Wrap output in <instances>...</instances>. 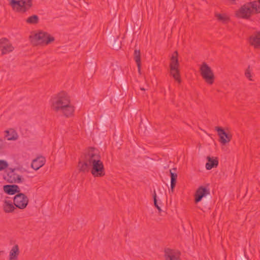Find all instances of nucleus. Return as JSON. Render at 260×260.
Here are the masks:
<instances>
[{"label":"nucleus","instance_id":"3","mask_svg":"<svg viewBox=\"0 0 260 260\" xmlns=\"http://www.w3.org/2000/svg\"><path fill=\"white\" fill-rule=\"evenodd\" d=\"M260 13V4L256 1L243 5L236 13L238 17L247 19L254 13Z\"/></svg>","mask_w":260,"mask_h":260},{"label":"nucleus","instance_id":"21","mask_svg":"<svg viewBox=\"0 0 260 260\" xmlns=\"http://www.w3.org/2000/svg\"><path fill=\"white\" fill-rule=\"evenodd\" d=\"M4 148V143L3 141L0 139V152L2 151ZM8 166L7 162L4 160H0V171L5 170Z\"/></svg>","mask_w":260,"mask_h":260},{"label":"nucleus","instance_id":"16","mask_svg":"<svg viewBox=\"0 0 260 260\" xmlns=\"http://www.w3.org/2000/svg\"><path fill=\"white\" fill-rule=\"evenodd\" d=\"M3 208L4 212L7 213H11L15 209L12 202L8 199H6L4 201Z\"/></svg>","mask_w":260,"mask_h":260},{"label":"nucleus","instance_id":"4","mask_svg":"<svg viewBox=\"0 0 260 260\" xmlns=\"http://www.w3.org/2000/svg\"><path fill=\"white\" fill-rule=\"evenodd\" d=\"M178 52L175 51L172 55L170 60V74L179 83L181 82L180 73L178 69L179 64L178 59Z\"/></svg>","mask_w":260,"mask_h":260},{"label":"nucleus","instance_id":"23","mask_svg":"<svg viewBox=\"0 0 260 260\" xmlns=\"http://www.w3.org/2000/svg\"><path fill=\"white\" fill-rule=\"evenodd\" d=\"M26 22L29 24H37L39 22V17L36 15H34L29 17Z\"/></svg>","mask_w":260,"mask_h":260},{"label":"nucleus","instance_id":"9","mask_svg":"<svg viewBox=\"0 0 260 260\" xmlns=\"http://www.w3.org/2000/svg\"><path fill=\"white\" fill-rule=\"evenodd\" d=\"M9 5L12 9L16 12L25 13L24 11V4L25 0H7Z\"/></svg>","mask_w":260,"mask_h":260},{"label":"nucleus","instance_id":"8","mask_svg":"<svg viewBox=\"0 0 260 260\" xmlns=\"http://www.w3.org/2000/svg\"><path fill=\"white\" fill-rule=\"evenodd\" d=\"M28 203V199L24 193H19L14 198V205L21 209L26 208Z\"/></svg>","mask_w":260,"mask_h":260},{"label":"nucleus","instance_id":"30","mask_svg":"<svg viewBox=\"0 0 260 260\" xmlns=\"http://www.w3.org/2000/svg\"><path fill=\"white\" fill-rule=\"evenodd\" d=\"M141 90H145V89L144 88H141Z\"/></svg>","mask_w":260,"mask_h":260},{"label":"nucleus","instance_id":"20","mask_svg":"<svg viewBox=\"0 0 260 260\" xmlns=\"http://www.w3.org/2000/svg\"><path fill=\"white\" fill-rule=\"evenodd\" d=\"M134 58L137 63L138 71L140 73L141 68V53L140 50H135L134 53Z\"/></svg>","mask_w":260,"mask_h":260},{"label":"nucleus","instance_id":"13","mask_svg":"<svg viewBox=\"0 0 260 260\" xmlns=\"http://www.w3.org/2000/svg\"><path fill=\"white\" fill-rule=\"evenodd\" d=\"M215 129L218 132V135L220 138V142L222 144H225L231 141L232 136L225 133L221 127L217 126L215 127Z\"/></svg>","mask_w":260,"mask_h":260},{"label":"nucleus","instance_id":"6","mask_svg":"<svg viewBox=\"0 0 260 260\" xmlns=\"http://www.w3.org/2000/svg\"><path fill=\"white\" fill-rule=\"evenodd\" d=\"M201 74L205 81L210 85L213 83L215 77L211 68L204 62L200 68Z\"/></svg>","mask_w":260,"mask_h":260},{"label":"nucleus","instance_id":"2","mask_svg":"<svg viewBox=\"0 0 260 260\" xmlns=\"http://www.w3.org/2000/svg\"><path fill=\"white\" fill-rule=\"evenodd\" d=\"M51 107L54 111L67 117L72 116L75 110L74 107L71 103L69 96L64 91L59 92L52 98Z\"/></svg>","mask_w":260,"mask_h":260},{"label":"nucleus","instance_id":"28","mask_svg":"<svg viewBox=\"0 0 260 260\" xmlns=\"http://www.w3.org/2000/svg\"><path fill=\"white\" fill-rule=\"evenodd\" d=\"M245 76L248 78L250 80H252V79L251 78V73L250 71L249 70V67L248 68V69L246 70L245 73Z\"/></svg>","mask_w":260,"mask_h":260},{"label":"nucleus","instance_id":"10","mask_svg":"<svg viewBox=\"0 0 260 260\" xmlns=\"http://www.w3.org/2000/svg\"><path fill=\"white\" fill-rule=\"evenodd\" d=\"M180 252L176 249L166 248L165 256L166 260H178L180 258Z\"/></svg>","mask_w":260,"mask_h":260},{"label":"nucleus","instance_id":"25","mask_svg":"<svg viewBox=\"0 0 260 260\" xmlns=\"http://www.w3.org/2000/svg\"><path fill=\"white\" fill-rule=\"evenodd\" d=\"M32 4L31 0L25 1L24 4V11L27 12L32 7Z\"/></svg>","mask_w":260,"mask_h":260},{"label":"nucleus","instance_id":"14","mask_svg":"<svg viewBox=\"0 0 260 260\" xmlns=\"http://www.w3.org/2000/svg\"><path fill=\"white\" fill-rule=\"evenodd\" d=\"M249 42L254 48H260V30L254 32L250 36Z\"/></svg>","mask_w":260,"mask_h":260},{"label":"nucleus","instance_id":"31","mask_svg":"<svg viewBox=\"0 0 260 260\" xmlns=\"http://www.w3.org/2000/svg\"><path fill=\"white\" fill-rule=\"evenodd\" d=\"M258 3H259V4H260V0H257V1Z\"/></svg>","mask_w":260,"mask_h":260},{"label":"nucleus","instance_id":"24","mask_svg":"<svg viewBox=\"0 0 260 260\" xmlns=\"http://www.w3.org/2000/svg\"><path fill=\"white\" fill-rule=\"evenodd\" d=\"M215 17L219 21L223 22H226L229 19V17L225 14L216 13Z\"/></svg>","mask_w":260,"mask_h":260},{"label":"nucleus","instance_id":"11","mask_svg":"<svg viewBox=\"0 0 260 260\" xmlns=\"http://www.w3.org/2000/svg\"><path fill=\"white\" fill-rule=\"evenodd\" d=\"M0 49L2 54H5L12 51L14 47L7 39L2 38L0 39Z\"/></svg>","mask_w":260,"mask_h":260},{"label":"nucleus","instance_id":"27","mask_svg":"<svg viewBox=\"0 0 260 260\" xmlns=\"http://www.w3.org/2000/svg\"><path fill=\"white\" fill-rule=\"evenodd\" d=\"M7 133H8V135H7L6 136V137L7 139L8 140H15L17 139V134H13L12 136H10L8 134L9 132H7Z\"/></svg>","mask_w":260,"mask_h":260},{"label":"nucleus","instance_id":"5","mask_svg":"<svg viewBox=\"0 0 260 260\" xmlns=\"http://www.w3.org/2000/svg\"><path fill=\"white\" fill-rule=\"evenodd\" d=\"M54 40V38L49 34L40 31L33 37L32 41L36 44L48 45Z\"/></svg>","mask_w":260,"mask_h":260},{"label":"nucleus","instance_id":"19","mask_svg":"<svg viewBox=\"0 0 260 260\" xmlns=\"http://www.w3.org/2000/svg\"><path fill=\"white\" fill-rule=\"evenodd\" d=\"M19 253V247L17 245H14L10 252V260L16 259Z\"/></svg>","mask_w":260,"mask_h":260},{"label":"nucleus","instance_id":"29","mask_svg":"<svg viewBox=\"0 0 260 260\" xmlns=\"http://www.w3.org/2000/svg\"><path fill=\"white\" fill-rule=\"evenodd\" d=\"M2 253H4V252H3V251H0V255H1V254H2Z\"/></svg>","mask_w":260,"mask_h":260},{"label":"nucleus","instance_id":"12","mask_svg":"<svg viewBox=\"0 0 260 260\" xmlns=\"http://www.w3.org/2000/svg\"><path fill=\"white\" fill-rule=\"evenodd\" d=\"M209 194L210 190L209 189L203 186L199 187L195 193V203H199L202 200L203 197Z\"/></svg>","mask_w":260,"mask_h":260},{"label":"nucleus","instance_id":"22","mask_svg":"<svg viewBox=\"0 0 260 260\" xmlns=\"http://www.w3.org/2000/svg\"><path fill=\"white\" fill-rule=\"evenodd\" d=\"M170 172L171 175V190L172 192H173L176 185L177 175L175 173H173L171 170H170Z\"/></svg>","mask_w":260,"mask_h":260},{"label":"nucleus","instance_id":"17","mask_svg":"<svg viewBox=\"0 0 260 260\" xmlns=\"http://www.w3.org/2000/svg\"><path fill=\"white\" fill-rule=\"evenodd\" d=\"M4 190L8 194H14L20 192V188L15 184L6 185L4 186Z\"/></svg>","mask_w":260,"mask_h":260},{"label":"nucleus","instance_id":"18","mask_svg":"<svg viewBox=\"0 0 260 260\" xmlns=\"http://www.w3.org/2000/svg\"><path fill=\"white\" fill-rule=\"evenodd\" d=\"M207 159L208 160V162L206 164V168L207 170H210L218 166V160L217 157L214 158L208 156L207 157Z\"/></svg>","mask_w":260,"mask_h":260},{"label":"nucleus","instance_id":"7","mask_svg":"<svg viewBox=\"0 0 260 260\" xmlns=\"http://www.w3.org/2000/svg\"><path fill=\"white\" fill-rule=\"evenodd\" d=\"M19 171L18 168H9L7 171V175L5 177V179L9 183H20L22 182L23 179L21 176L19 175L17 172Z\"/></svg>","mask_w":260,"mask_h":260},{"label":"nucleus","instance_id":"15","mask_svg":"<svg viewBox=\"0 0 260 260\" xmlns=\"http://www.w3.org/2000/svg\"><path fill=\"white\" fill-rule=\"evenodd\" d=\"M46 160L45 157L41 156L34 159L31 162V168L35 170H38L44 165Z\"/></svg>","mask_w":260,"mask_h":260},{"label":"nucleus","instance_id":"1","mask_svg":"<svg viewBox=\"0 0 260 260\" xmlns=\"http://www.w3.org/2000/svg\"><path fill=\"white\" fill-rule=\"evenodd\" d=\"M78 169L81 172H90L94 177H101L105 175V170L101 156L93 148H90L79 159Z\"/></svg>","mask_w":260,"mask_h":260},{"label":"nucleus","instance_id":"26","mask_svg":"<svg viewBox=\"0 0 260 260\" xmlns=\"http://www.w3.org/2000/svg\"><path fill=\"white\" fill-rule=\"evenodd\" d=\"M153 200H154V204L155 207L158 209V210L159 211V212H161V209L157 204V199H156V194L155 191H154V194H153Z\"/></svg>","mask_w":260,"mask_h":260}]
</instances>
